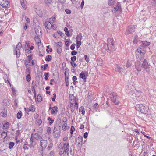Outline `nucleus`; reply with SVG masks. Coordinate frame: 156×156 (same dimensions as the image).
<instances>
[{
    "mask_svg": "<svg viewBox=\"0 0 156 156\" xmlns=\"http://www.w3.org/2000/svg\"><path fill=\"white\" fill-rule=\"evenodd\" d=\"M43 131L42 128L41 127H40L37 130V132L39 133H41Z\"/></svg>",
    "mask_w": 156,
    "mask_h": 156,
    "instance_id": "63",
    "label": "nucleus"
},
{
    "mask_svg": "<svg viewBox=\"0 0 156 156\" xmlns=\"http://www.w3.org/2000/svg\"><path fill=\"white\" fill-rule=\"evenodd\" d=\"M135 27L134 25H130L129 26L126 31V35L129 34L133 33L134 31Z\"/></svg>",
    "mask_w": 156,
    "mask_h": 156,
    "instance_id": "6",
    "label": "nucleus"
},
{
    "mask_svg": "<svg viewBox=\"0 0 156 156\" xmlns=\"http://www.w3.org/2000/svg\"><path fill=\"white\" fill-rule=\"evenodd\" d=\"M70 146L69 142L62 143V145L61 146V148L64 151L65 153L67 152L69 150Z\"/></svg>",
    "mask_w": 156,
    "mask_h": 156,
    "instance_id": "5",
    "label": "nucleus"
},
{
    "mask_svg": "<svg viewBox=\"0 0 156 156\" xmlns=\"http://www.w3.org/2000/svg\"><path fill=\"white\" fill-rule=\"evenodd\" d=\"M55 44L57 46H59V47H62V46L63 44L62 42H55Z\"/></svg>",
    "mask_w": 156,
    "mask_h": 156,
    "instance_id": "53",
    "label": "nucleus"
},
{
    "mask_svg": "<svg viewBox=\"0 0 156 156\" xmlns=\"http://www.w3.org/2000/svg\"><path fill=\"white\" fill-rule=\"evenodd\" d=\"M35 33L36 35H37V36H40L41 34V32L39 31V30H38L37 29H36L35 30Z\"/></svg>",
    "mask_w": 156,
    "mask_h": 156,
    "instance_id": "45",
    "label": "nucleus"
},
{
    "mask_svg": "<svg viewBox=\"0 0 156 156\" xmlns=\"http://www.w3.org/2000/svg\"><path fill=\"white\" fill-rule=\"evenodd\" d=\"M9 0H2L0 2L1 6L5 8H9Z\"/></svg>",
    "mask_w": 156,
    "mask_h": 156,
    "instance_id": "7",
    "label": "nucleus"
},
{
    "mask_svg": "<svg viewBox=\"0 0 156 156\" xmlns=\"http://www.w3.org/2000/svg\"><path fill=\"white\" fill-rule=\"evenodd\" d=\"M40 145L42 148H45L47 145V140L42 139L40 141Z\"/></svg>",
    "mask_w": 156,
    "mask_h": 156,
    "instance_id": "11",
    "label": "nucleus"
},
{
    "mask_svg": "<svg viewBox=\"0 0 156 156\" xmlns=\"http://www.w3.org/2000/svg\"><path fill=\"white\" fill-rule=\"evenodd\" d=\"M65 44L67 46H69V43L68 40H66L65 41Z\"/></svg>",
    "mask_w": 156,
    "mask_h": 156,
    "instance_id": "64",
    "label": "nucleus"
},
{
    "mask_svg": "<svg viewBox=\"0 0 156 156\" xmlns=\"http://www.w3.org/2000/svg\"><path fill=\"white\" fill-rule=\"evenodd\" d=\"M75 44H73L70 46V49L72 50H74L75 48Z\"/></svg>",
    "mask_w": 156,
    "mask_h": 156,
    "instance_id": "54",
    "label": "nucleus"
},
{
    "mask_svg": "<svg viewBox=\"0 0 156 156\" xmlns=\"http://www.w3.org/2000/svg\"><path fill=\"white\" fill-rule=\"evenodd\" d=\"M52 59V57L50 55H48L46 56L45 60L46 61L49 62L51 61Z\"/></svg>",
    "mask_w": 156,
    "mask_h": 156,
    "instance_id": "24",
    "label": "nucleus"
},
{
    "mask_svg": "<svg viewBox=\"0 0 156 156\" xmlns=\"http://www.w3.org/2000/svg\"><path fill=\"white\" fill-rule=\"evenodd\" d=\"M62 51V50L61 48H57V52L58 54L61 53Z\"/></svg>",
    "mask_w": 156,
    "mask_h": 156,
    "instance_id": "56",
    "label": "nucleus"
},
{
    "mask_svg": "<svg viewBox=\"0 0 156 156\" xmlns=\"http://www.w3.org/2000/svg\"><path fill=\"white\" fill-rule=\"evenodd\" d=\"M52 1V0H45V4L47 5H49Z\"/></svg>",
    "mask_w": 156,
    "mask_h": 156,
    "instance_id": "35",
    "label": "nucleus"
},
{
    "mask_svg": "<svg viewBox=\"0 0 156 156\" xmlns=\"http://www.w3.org/2000/svg\"><path fill=\"white\" fill-rule=\"evenodd\" d=\"M53 37L55 38H57L59 37V35L57 33H56L53 34Z\"/></svg>",
    "mask_w": 156,
    "mask_h": 156,
    "instance_id": "48",
    "label": "nucleus"
},
{
    "mask_svg": "<svg viewBox=\"0 0 156 156\" xmlns=\"http://www.w3.org/2000/svg\"><path fill=\"white\" fill-rule=\"evenodd\" d=\"M52 24L50 22L46 21L45 23V26L47 29H49L50 26L52 25Z\"/></svg>",
    "mask_w": 156,
    "mask_h": 156,
    "instance_id": "22",
    "label": "nucleus"
},
{
    "mask_svg": "<svg viewBox=\"0 0 156 156\" xmlns=\"http://www.w3.org/2000/svg\"><path fill=\"white\" fill-rule=\"evenodd\" d=\"M85 73H84L83 72H81L80 74V78H82L84 80V82L86 81V78L85 77Z\"/></svg>",
    "mask_w": 156,
    "mask_h": 156,
    "instance_id": "19",
    "label": "nucleus"
},
{
    "mask_svg": "<svg viewBox=\"0 0 156 156\" xmlns=\"http://www.w3.org/2000/svg\"><path fill=\"white\" fill-rule=\"evenodd\" d=\"M42 123V120L41 119H37L36 120V124L40 125Z\"/></svg>",
    "mask_w": 156,
    "mask_h": 156,
    "instance_id": "46",
    "label": "nucleus"
},
{
    "mask_svg": "<svg viewBox=\"0 0 156 156\" xmlns=\"http://www.w3.org/2000/svg\"><path fill=\"white\" fill-rule=\"evenodd\" d=\"M21 46L22 44L21 43L19 42L18 43V44L16 46V48H18V49H19L20 50L21 48Z\"/></svg>",
    "mask_w": 156,
    "mask_h": 156,
    "instance_id": "43",
    "label": "nucleus"
},
{
    "mask_svg": "<svg viewBox=\"0 0 156 156\" xmlns=\"http://www.w3.org/2000/svg\"><path fill=\"white\" fill-rule=\"evenodd\" d=\"M107 41V44L105 46V49L109 53L114 51L115 50V48L114 45V42L113 40L109 38L108 39Z\"/></svg>",
    "mask_w": 156,
    "mask_h": 156,
    "instance_id": "3",
    "label": "nucleus"
},
{
    "mask_svg": "<svg viewBox=\"0 0 156 156\" xmlns=\"http://www.w3.org/2000/svg\"><path fill=\"white\" fill-rule=\"evenodd\" d=\"M77 52L76 51L73 50L71 52V55H72L74 56L77 54Z\"/></svg>",
    "mask_w": 156,
    "mask_h": 156,
    "instance_id": "51",
    "label": "nucleus"
},
{
    "mask_svg": "<svg viewBox=\"0 0 156 156\" xmlns=\"http://www.w3.org/2000/svg\"><path fill=\"white\" fill-rule=\"evenodd\" d=\"M65 82L66 84V85L67 87L68 86H69V77H66V79H65Z\"/></svg>",
    "mask_w": 156,
    "mask_h": 156,
    "instance_id": "44",
    "label": "nucleus"
},
{
    "mask_svg": "<svg viewBox=\"0 0 156 156\" xmlns=\"http://www.w3.org/2000/svg\"><path fill=\"white\" fill-rule=\"evenodd\" d=\"M30 143H31V145H35L36 144V143L35 141V140L32 137H30Z\"/></svg>",
    "mask_w": 156,
    "mask_h": 156,
    "instance_id": "27",
    "label": "nucleus"
},
{
    "mask_svg": "<svg viewBox=\"0 0 156 156\" xmlns=\"http://www.w3.org/2000/svg\"><path fill=\"white\" fill-rule=\"evenodd\" d=\"M115 0H108V4L109 5H114Z\"/></svg>",
    "mask_w": 156,
    "mask_h": 156,
    "instance_id": "38",
    "label": "nucleus"
},
{
    "mask_svg": "<svg viewBox=\"0 0 156 156\" xmlns=\"http://www.w3.org/2000/svg\"><path fill=\"white\" fill-rule=\"evenodd\" d=\"M34 38L37 44H39L41 42L40 39L38 36H36Z\"/></svg>",
    "mask_w": 156,
    "mask_h": 156,
    "instance_id": "33",
    "label": "nucleus"
},
{
    "mask_svg": "<svg viewBox=\"0 0 156 156\" xmlns=\"http://www.w3.org/2000/svg\"><path fill=\"white\" fill-rule=\"evenodd\" d=\"M53 144L51 142L49 144L48 147L47 148L48 150H51L52 148V147L53 146Z\"/></svg>",
    "mask_w": 156,
    "mask_h": 156,
    "instance_id": "39",
    "label": "nucleus"
},
{
    "mask_svg": "<svg viewBox=\"0 0 156 156\" xmlns=\"http://www.w3.org/2000/svg\"><path fill=\"white\" fill-rule=\"evenodd\" d=\"M142 66L144 69H145V70L147 72L149 71V65L146 60H144L142 64Z\"/></svg>",
    "mask_w": 156,
    "mask_h": 156,
    "instance_id": "10",
    "label": "nucleus"
},
{
    "mask_svg": "<svg viewBox=\"0 0 156 156\" xmlns=\"http://www.w3.org/2000/svg\"><path fill=\"white\" fill-rule=\"evenodd\" d=\"M142 45L139 47L136 52V57L138 60H141L144 58V55L145 53L144 48L147 47L150 44V42L146 41H142Z\"/></svg>",
    "mask_w": 156,
    "mask_h": 156,
    "instance_id": "1",
    "label": "nucleus"
},
{
    "mask_svg": "<svg viewBox=\"0 0 156 156\" xmlns=\"http://www.w3.org/2000/svg\"><path fill=\"white\" fill-rule=\"evenodd\" d=\"M9 145L8 147L9 148L11 149L14 146L15 144L13 142H10L9 143Z\"/></svg>",
    "mask_w": 156,
    "mask_h": 156,
    "instance_id": "30",
    "label": "nucleus"
},
{
    "mask_svg": "<svg viewBox=\"0 0 156 156\" xmlns=\"http://www.w3.org/2000/svg\"><path fill=\"white\" fill-rule=\"evenodd\" d=\"M65 11L68 14H69L71 13V11L68 9H66L65 10Z\"/></svg>",
    "mask_w": 156,
    "mask_h": 156,
    "instance_id": "55",
    "label": "nucleus"
},
{
    "mask_svg": "<svg viewBox=\"0 0 156 156\" xmlns=\"http://www.w3.org/2000/svg\"><path fill=\"white\" fill-rule=\"evenodd\" d=\"M31 80V77L30 74H28L26 76V80L27 82H29Z\"/></svg>",
    "mask_w": 156,
    "mask_h": 156,
    "instance_id": "41",
    "label": "nucleus"
},
{
    "mask_svg": "<svg viewBox=\"0 0 156 156\" xmlns=\"http://www.w3.org/2000/svg\"><path fill=\"white\" fill-rule=\"evenodd\" d=\"M17 118L18 119H20L22 116V112L21 111H20L17 113L16 115Z\"/></svg>",
    "mask_w": 156,
    "mask_h": 156,
    "instance_id": "37",
    "label": "nucleus"
},
{
    "mask_svg": "<svg viewBox=\"0 0 156 156\" xmlns=\"http://www.w3.org/2000/svg\"><path fill=\"white\" fill-rule=\"evenodd\" d=\"M74 103H70V108L71 111L72 112H73L75 109V107L74 105H73Z\"/></svg>",
    "mask_w": 156,
    "mask_h": 156,
    "instance_id": "36",
    "label": "nucleus"
},
{
    "mask_svg": "<svg viewBox=\"0 0 156 156\" xmlns=\"http://www.w3.org/2000/svg\"><path fill=\"white\" fill-rule=\"evenodd\" d=\"M99 107V106L98 105V104L97 103H96L95 104H94L93 105V107L94 109H96V110Z\"/></svg>",
    "mask_w": 156,
    "mask_h": 156,
    "instance_id": "50",
    "label": "nucleus"
},
{
    "mask_svg": "<svg viewBox=\"0 0 156 156\" xmlns=\"http://www.w3.org/2000/svg\"><path fill=\"white\" fill-rule=\"evenodd\" d=\"M35 111V108L34 106L31 105L29 107V108L28 109H27L26 111V112H27V111L34 112Z\"/></svg>",
    "mask_w": 156,
    "mask_h": 156,
    "instance_id": "20",
    "label": "nucleus"
},
{
    "mask_svg": "<svg viewBox=\"0 0 156 156\" xmlns=\"http://www.w3.org/2000/svg\"><path fill=\"white\" fill-rule=\"evenodd\" d=\"M27 145V144H24L23 146V148L24 150H28V147Z\"/></svg>",
    "mask_w": 156,
    "mask_h": 156,
    "instance_id": "60",
    "label": "nucleus"
},
{
    "mask_svg": "<svg viewBox=\"0 0 156 156\" xmlns=\"http://www.w3.org/2000/svg\"><path fill=\"white\" fill-rule=\"evenodd\" d=\"M84 4V0H82L80 5V7L81 9H82L83 7Z\"/></svg>",
    "mask_w": 156,
    "mask_h": 156,
    "instance_id": "61",
    "label": "nucleus"
},
{
    "mask_svg": "<svg viewBox=\"0 0 156 156\" xmlns=\"http://www.w3.org/2000/svg\"><path fill=\"white\" fill-rule=\"evenodd\" d=\"M30 73V69L29 68H27L26 69L25 73L26 74Z\"/></svg>",
    "mask_w": 156,
    "mask_h": 156,
    "instance_id": "47",
    "label": "nucleus"
},
{
    "mask_svg": "<svg viewBox=\"0 0 156 156\" xmlns=\"http://www.w3.org/2000/svg\"><path fill=\"white\" fill-rule=\"evenodd\" d=\"M58 107L55 106L52 108L51 110V113L52 115H56L58 112Z\"/></svg>",
    "mask_w": 156,
    "mask_h": 156,
    "instance_id": "13",
    "label": "nucleus"
},
{
    "mask_svg": "<svg viewBox=\"0 0 156 156\" xmlns=\"http://www.w3.org/2000/svg\"><path fill=\"white\" fill-rule=\"evenodd\" d=\"M9 123L8 122H6L3 125V129H7L9 128Z\"/></svg>",
    "mask_w": 156,
    "mask_h": 156,
    "instance_id": "26",
    "label": "nucleus"
},
{
    "mask_svg": "<svg viewBox=\"0 0 156 156\" xmlns=\"http://www.w3.org/2000/svg\"><path fill=\"white\" fill-rule=\"evenodd\" d=\"M70 103H74L75 101V99L73 95L71 94L69 95Z\"/></svg>",
    "mask_w": 156,
    "mask_h": 156,
    "instance_id": "16",
    "label": "nucleus"
},
{
    "mask_svg": "<svg viewBox=\"0 0 156 156\" xmlns=\"http://www.w3.org/2000/svg\"><path fill=\"white\" fill-rule=\"evenodd\" d=\"M37 101L39 102H41L42 101V98L40 94H38L37 97Z\"/></svg>",
    "mask_w": 156,
    "mask_h": 156,
    "instance_id": "31",
    "label": "nucleus"
},
{
    "mask_svg": "<svg viewBox=\"0 0 156 156\" xmlns=\"http://www.w3.org/2000/svg\"><path fill=\"white\" fill-rule=\"evenodd\" d=\"M21 4L22 7L25 9L26 8V0H20Z\"/></svg>",
    "mask_w": 156,
    "mask_h": 156,
    "instance_id": "18",
    "label": "nucleus"
},
{
    "mask_svg": "<svg viewBox=\"0 0 156 156\" xmlns=\"http://www.w3.org/2000/svg\"><path fill=\"white\" fill-rule=\"evenodd\" d=\"M67 123H64L62 126V129L64 131L66 130L67 129Z\"/></svg>",
    "mask_w": 156,
    "mask_h": 156,
    "instance_id": "29",
    "label": "nucleus"
},
{
    "mask_svg": "<svg viewBox=\"0 0 156 156\" xmlns=\"http://www.w3.org/2000/svg\"><path fill=\"white\" fill-rule=\"evenodd\" d=\"M85 59L87 61V62H89V59L88 58L87 55H84Z\"/></svg>",
    "mask_w": 156,
    "mask_h": 156,
    "instance_id": "59",
    "label": "nucleus"
},
{
    "mask_svg": "<svg viewBox=\"0 0 156 156\" xmlns=\"http://www.w3.org/2000/svg\"><path fill=\"white\" fill-rule=\"evenodd\" d=\"M81 108L82 109L81 111V114L83 115H84L85 112L84 108L82 106Z\"/></svg>",
    "mask_w": 156,
    "mask_h": 156,
    "instance_id": "62",
    "label": "nucleus"
},
{
    "mask_svg": "<svg viewBox=\"0 0 156 156\" xmlns=\"http://www.w3.org/2000/svg\"><path fill=\"white\" fill-rule=\"evenodd\" d=\"M83 142V137L79 136L78 137L76 143H78L79 147H80L82 145V143Z\"/></svg>",
    "mask_w": 156,
    "mask_h": 156,
    "instance_id": "12",
    "label": "nucleus"
},
{
    "mask_svg": "<svg viewBox=\"0 0 156 156\" xmlns=\"http://www.w3.org/2000/svg\"><path fill=\"white\" fill-rule=\"evenodd\" d=\"M82 37L83 36L82 35V33H79L78 35L77 36V37H76L77 40L81 41L82 39Z\"/></svg>",
    "mask_w": 156,
    "mask_h": 156,
    "instance_id": "32",
    "label": "nucleus"
},
{
    "mask_svg": "<svg viewBox=\"0 0 156 156\" xmlns=\"http://www.w3.org/2000/svg\"><path fill=\"white\" fill-rule=\"evenodd\" d=\"M49 73H44V75L45 76V79L46 80H47L48 79V77L47 76H48L49 75Z\"/></svg>",
    "mask_w": 156,
    "mask_h": 156,
    "instance_id": "52",
    "label": "nucleus"
},
{
    "mask_svg": "<svg viewBox=\"0 0 156 156\" xmlns=\"http://www.w3.org/2000/svg\"><path fill=\"white\" fill-rule=\"evenodd\" d=\"M136 69L139 72H140L142 66L141 63L139 61H137L135 63Z\"/></svg>",
    "mask_w": 156,
    "mask_h": 156,
    "instance_id": "9",
    "label": "nucleus"
},
{
    "mask_svg": "<svg viewBox=\"0 0 156 156\" xmlns=\"http://www.w3.org/2000/svg\"><path fill=\"white\" fill-rule=\"evenodd\" d=\"M56 16L54 15L52 17L50 18L49 20L50 21V22L53 24L56 20Z\"/></svg>",
    "mask_w": 156,
    "mask_h": 156,
    "instance_id": "23",
    "label": "nucleus"
},
{
    "mask_svg": "<svg viewBox=\"0 0 156 156\" xmlns=\"http://www.w3.org/2000/svg\"><path fill=\"white\" fill-rule=\"evenodd\" d=\"M81 41L76 40V47L78 48L81 45Z\"/></svg>",
    "mask_w": 156,
    "mask_h": 156,
    "instance_id": "40",
    "label": "nucleus"
},
{
    "mask_svg": "<svg viewBox=\"0 0 156 156\" xmlns=\"http://www.w3.org/2000/svg\"><path fill=\"white\" fill-rule=\"evenodd\" d=\"M53 97L52 98V100L53 101H55L56 97V95L54 93L53 94Z\"/></svg>",
    "mask_w": 156,
    "mask_h": 156,
    "instance_id": "57",
    "label": "nucleus"
},
{
    "mask_svg": "<svg viewBox=\"0 0 156 156\" xmlns=\"http://www.w3.org/2000/svg\"><path fill=\"white\" fill-rule=\"evenodd\" d=\"M47 120L49 121V122L48 123V124L49 125H51L52 124L54 121V120L50 117L48 118Z\"/></svg>",
    "mask_w": 156,
    "mask_h": 156,
    "instance_id": "34",
    "label": "nucleus"
},
{
    "mask_svg": "<svg viewBox=\"0 0 156 156\" xmlns=\"http://www.w3.org/2000/svg\"><path fill=\"white\" fill-rule=\"evenodd\" d=\"M136 109L142 113L147 114H148L149 108L147 105L142 104H137L136 106Z\"/></svg>",
    "mask_w": 156,
    "mask_h": 156,
    "instance_id": "4",
    "label": "nucleus"
},
{
    "mask_svg": "<svg viewBox=\"0 0 156 156\" xmlns=\"http://www.w3.org/2000/svg\"><path fill=\"white\" fill-rule=\"evenodd\" d=\"M75 130L74 127L73 126H71L70 129V133L71 134H73Z\"/></svg>",
    "mask_w": 156,
    "mask_h": 156,
    "instance_id": "42",
    "label": "nucleus"
},
{
    "mask_svg": "<svg viewBox=\"0 0 156 156\" xmlns=\"http://www.w3.org/2000/svg\"><path fill=\"white\" fill-rule=\"evenodd\" d=\"M33 137L35 139L37 140L40 139H42V136L37 133H35Z\"/></svg>",
    "mask_w": 156,
    "mask_h": 156,
    "instance_id": "17",
    "label": "nucleus"
},
{
    "mask_svg": "<svg viewBox=\"0 0 156 156\" xmlns=\"http://www.w3.org/2000/svg\"><path fill=\"white\" fill-rule=\"evenodd\" d=\"M132 64L131 63L129 62V61H127V63H126V67L127 68H129L130 67V66H131Z\"/></svg>",
    "mask_w": 156,
    "mask_h": 156,
    "instance_id": "49",
    "label": "nucleus"
},
{
    "mask_svg": "<svg viewBox=\"0 0 156 156\" xmlns=\"http://www.w3.org/2000/svg\"><path fill=\"white\" fill-rule=\"evenodd\" d=\"M76 56H73L71 58V60L73 62L76 60Z\"/></svg>",
    "mask_w": 156,
    "mask_h": 156,
    "instance_id": "58",
    "label": "nucleus"
},
{
    "mask_svg": "<svg viewBox=\"0 0 156 156\" xmlns=\"http://www.w3.org/2000/svg\"><path fill=\"white\" fill-rule=\"evenodd\" d=\"M1 136L2 138L5 139L7 136V132L5 131H3L2 132Z\"/></svg>",
    "mask_w": 156,
    "mask_h": 156,
    "instance_id": "25",
    "label": "nucleus"
},
{
    "mask_svg": "<svg viewBox=\"0 0 156 156\" xmlns=\"http://www.w3.org/2000/svg\"><path fill=\"white\" fill-rule=\"evenodd\" d=\"M114 93L111 94V98L112 102L115 103V105H117L119 103V101L118 100V97L114 95Z\"/></svg>",
    "mask_w": 156,
    "mask_h": 156,
    "instance_id": "8",
    "label": "nucleus"
},
{
    "mask_svg": "<svg viewBox=\"0 0 156 156\" xmlns=\"http://www.w3.org/2000/svg\"><path fill=\"white\" fill-rule=\"evenodd\" d=\"M115 71L119 73H121L123 72V69L120 66H117L115 68Z\"/></svg>",
    "mask_w": 156,
    "mask_h": 156,
    "instance_id": "21",
    "label": "nucleus"
},
{
    "mask_svg": "<svg viewBox=\"0 0 156 156\" xmlns=\"http://www.w3.org/2000/svg\"><path fill=\"white\" fill-rule=\"evenodd\" d=\"M57 122L54 127L53 135L55 137L58 138L60 136V128L61 126V119H58Z\"/></svg>",
    "mask_w": 156,
    "mask_h": 156,
    "instance_id": "2",
    "label": "nucleus"
},
{
    "mask_svg": "<svg viewBox=\"0 0 156 156\" xmlns=\"http://www.w3.org/2000/svg\"><path fill=\"white\" fill-rule=\"evenodd\" d=\"M62 143H60L58 146V148L60 150V151L59 152V154L61 156L64 153H65V151H64L63 150H62V148H61V146H62Z\"/></svg>",
    "mask_w": 156,
    "mask_h": 156,
    "instance_id": "15",
    "label": "nucleus"
},
{
    "mask_svg": "<svg viewBox=\"0 0 156 156\" xmlns=\"http://www.w3.org/2000/svg\"><path fill=\"white\" fill-rule=\"evenodd\" d=\"M119 6L118 5H115L112 12L114 13L116 12L118 10Z\"/></svg>",
    "mask_w": 156,
    "mask_h": 156,
    "instance_id": "28",
    "label": "nucleus"
},
{
    "mask_svg": "<svg viewBox=\"0 0 156 156\" xmlns=\"http://www.w3.org/2000/svg\"><path fill=\"white\" fill-rule=\"evenodd\" d=\"M14 51L15 52L14 53V54L16 55V57L18 58L20 57V50L17 48H16Z\"/></svg>",
    "mask_w": 156,
    "mask_h": 156,
    "instance_id": "14",
    "label": "nucleus"
}]
</instances>
